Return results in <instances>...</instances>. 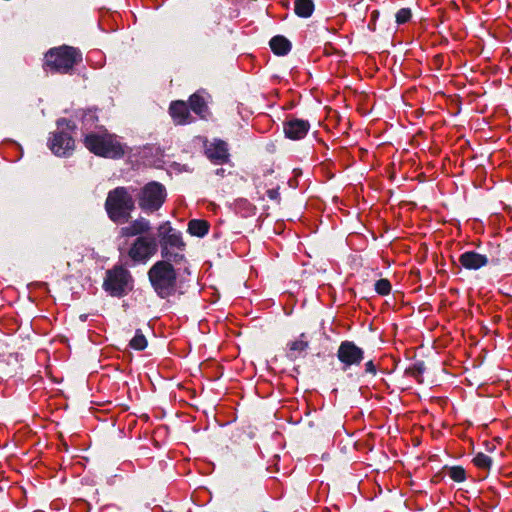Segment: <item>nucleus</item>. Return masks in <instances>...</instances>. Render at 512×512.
<instances>
[{"mask_svg": "<svg viewBox=\"0 0 512 512\" xmlns=\"http://www.w3.org/2000/svg\"><path fill=\"white\" fill-rule=\"evenodd\" d=\"M133 208L134 200L127 188L117 187L108 193L105 209L113 222L128 221Z\"/></svg>", "mask_w": 512, "mask_h": 512, "instance_id": "f257e3e1", "label": "nucleus"}, {"mask_svg": "<svg viewBox=\"0 0 512 512\" xmlns=\"http://www.w3.org/2000/svg\"><path fill=\"white\" fill-rule=\"evenodd\" d=\"M148 277L155 292L166 298L175 292L176 272L168 261L156 262L148 271Z\"/></svg>", "mask_w": 512, "mask_h": 512, "instance_id": "f03ea898", "label": "nucleus"}, {"mask_svg": "<svg viewBox=\"0 0 512 512\" xmlns=\"http://www.w3.org/2000/svg\"><path fill=\"white\" fill-rule=\"evenodd\" d=\"M85 146L94 154L119 158L124 154L122 144L115 135L109 133H92L85 137Z\"/></svg>", "mask_w": 512, "mask_h": 512, "instance_id": "7ed1b4c3", "label": "nucleus"}, {"mask_svg": "<svg viewBox=\"0 0 512 512\" xmlns=\"http://www.w3.org/2000/svg\"><path fill=\"white\" fill-rule=\"evenodd\" d=\"M159 236L161 237V255L168 261L179 262L184 256L180 252H174L175 248L182 251L185 243L182 240L181 233L171 227L169 222H165L159 226Z\"/></svg>", "mask_w": 512, "mask_h": 512, "instance_id": "20e7f679", "label": "nucleus"}, {"mask_svg": "<svg viewBox=\"0 0 512 512\" xmlns=\"http://www.w3.org/2000/svg\"><path fill=\"white\" fill-rule=\"evenodd\" d=\"M131 273L122 266H115L106 272L103 287L114 297H123L133 289Z\"/></svg>", "mask_w": 512, "mask_h": 512, "instance_id": "39448f33", "label": "nucleus"}, {"mask_svg": "<svg viewBox=\"0 0 512 512\" xmlns=\"http://www.w3.org/2000/svg\"><path fill=\"white\" fill-rule=\"evenodd\" d=\"M165 187L159 182H149L139 194V207L146 213H152L160 209L166 199Z\"/></svg>", "mask_w": 512, "mask_h": 512, "instance_id": "423d86ee", "label": "nucleus"}, {"mask_svg": "<svg viewBox=\"0 0 512 512\" xmlns=\"http://www.w3.org/2000/svg\"><path fill=\"white\" fill-rule=\"evenodd\" d=\"M158 249L156 238L139 236L128 250V256L134 263H146Z\"/></svg>", "mask_w": 512, "mask_h": 512, "instance_id": "0eeeda50", "label": "nucleus"}, {"mask_svg": "<svg viewBox=\"0 0 512 512\" xmlns=\"http://www.w3.org/2000/svg\"><path fill=\"white\" fill-rule=\"evenodd\" d=\"M339 361L344 365L343 369L353 365H359L364 359V351L352 341H343L337 351Z\"/></svg>", "mask_w": 512, "mask_h": 512, "instance_id": "6e6552de", "label": "nucleus"}, {"mask_svg": "<svg viewBox=\"0 0 512 512\" xmlns=\"http://www.w3.org/2000/svg\"><path fill=\"white\" fill-rule=\"evenodd\" d=\"M310 129V124L302 119H289L284 123V133L287 138L299 140L306 136Z\"/></svg>", "mask_w": 512, "mask_h": 512, "instance_id": "1a4fd4ad", "label": "nucleus"}, {"mask_svg": "<svg viewBox=\"0 0 512 512\" xmlns=\"http://www.w3.org/2000/svg\"><path fill=\"white\" fill-rule=\"evenodd\" d=\"M207 157L216 164H223L229 160L227 143L220 139H215L206 146Z\"/></svg>", "mask_w": 512, "mask_h": 512, "instance_id": "9d476101", "label": "nucleus"}, {"mask_svg": "<svg viewBox=\"0 0 512 512\" xmlns=\"http://www.w3.org/2000/svg\"><path fill=\"white\" fill-rule=\"evenodd\" d=\"M459 262L465 269L477 270L488 263V258L475 251H467L460 255Z\"/></svg>", "mask_w": 512, "mask_h": 512, "instance_id": "9b49d317", "label": "nucleus"}, {"mask_svg": "<svg viewBox=\"0 0 512 512\" xmlns=\"http://www.w3.org/2000/svg\"><path fill=\"white\" fill-rule=\"evenodd\" d=\"M44 67L50 72H60L64 67V49L63 47L51 49L45 56Z\"/></svg>", "mask_w": 512, "mask_h": 512, "instance_id": "f8f14e48", "label": "nucleus"}, {"mask_svg": "<svg viewBox=\"0 0 512 512\" xmlns=\"http://www.w3.org/2000/svg\"><path fill=\"white\" fill-rule=\"evenodd\" d=\"M150 222L145 218H139L132 221L129 225L124 226L120 229V235L122 237H133L142 236V234L150 230Z\"/></svg>", "mask_w": 512, "mask_h": 512, "instance_id": "ddd939ff", "label": "nucleus"}, {"mask_svg": "<svg viewBox=\"0 0 512 512\" xmlns=\"http://www.w3.org/2000/svg\"><path fill=\"white\" fill-rule=\"evenodd\" d=\"M169 112L174 122L178 125L187 124L192 121L188 106L184 101L172 102Z\"/></svg>", "mask_w": 512, "mask_h": 512, "instance_id": "4468645a", "label": "nucleus"}, {"mask_svg": "<svg viewBox=\"0 0 512 512\" xmlns=\"http://www.w3.org/2000/svg\"><path fill=\"white\" fill-rule=\"evenodd\" d=\"M287 346V358L291 361H295L304 356L306 350L309 348V342L305 339V334L302 333L298 339L290 341Z\"/></svg>", "mask_w": 512, "mask_h": 512, "instance_id": "2eb2a0df", "label": "nucleus"}, {"mask_svg": "<svg viewBox=\"0 0 512 512\" xmlns=\"http://www.w3.org/2000/svg\"><path fill=\"white\" fill-rule=\"evenodd\" d=\"M191 110L200 118L205 119L209 115L207 102L200 93L193 94L189 99Z\"/></svg>", "mask_w": 512, "mask_h": 512, "instance_id": "dca6fc26", "label": "nucleus"}, {"mask_svg": "<svg viewBox=\"0 0 512 512\" xmlns=\"http://www.w3.org/2000/svg\"><path fill=\"white\" fill-rule=\"evenodd\" d=\"M271 50L277 55H286L291 50V43L283 36H275L270 40Z\"/></svg>", "mask_w": 512, "mask_h": 512, "instance_id": "f3484780", "label": "nucleus"}, {"mask_svg": "<svg viewBox=\"0 0 512 512\" xmlns=\"http://www.w3.org/2000/svg\"><path fill=\"white\" fill-rule=\"evenodd\" d=\"M82 52L75 47L66 45V74L70 73L74 65L82 62Z\"/></svg>", "mask_w": 512, "mask_h": 512, "instance_id": "a211bd4d", "label": "nucleus"}, {"mask_svg": "<svg viewBox=\"0 0 512 512\" xmlns=\"http://www.w3.org/2000/svg\"><path fill=\"white\" fill-rule=\"evenodd\" d=\"M209 231V224L205 220L193 219L188 223V232L197 237L205 236Z\"/></svg>", "mask_w": 512, "mask_h": 512, "instance_id": "6ab92c4d", "label": "nucleus"}, {"mask_svg": "<svg viewBox=\"0 0 512 512\" xmlns=\"http://www.w3.org/2000/svg\"><path fill=\"white\" fill-rule=\"evenodd\" d=\"M63 143V131L59 130L58 132L53 133L52 136L49 138L48 147L55 155L62 156L64 154Z\"/></svg>", "mask_w": 512, "mask_h": 512, "instance_id": "aec40b11", "label": "nucleus"}, {"mask_svg": "<svg viewBox=\"0 0 512 512\" xmlns=\"http://www.w3.org/2000/svg\"><path fill=\"white\" fill-rule=\"evenodd\" d=\"M294 11L299 17L308 18L314 11L312 0H295Z\"/></svg>", "mask_w": 512, "mask_h": 512, "instance_id": "412c9836", "label": "nucleus"}, {"mask_svg": "<svg viewBox=\"0 0 512 512\" xmlns=\"http://www.w3.org/2000/svg\"><path fill=\"white\" fill-rule=\"evenodd\" d=\"M130 347L134 350H144L147 347V339L141 330H136L134 337L130 340Z\"/></svg>", "mask_w": 512, "mask_h": 512, "instance_id": "4be33fe9", "label": "nucleus"}, {"mask_svg": "<svg viewBox=\"0 0 512 512\" xmlns=\"http://www.w3.org/2000/svg\"><path fill=\"white\" fill-rule=\"evenodd\" d=\"M447 475L455 482H463L466 479L465 470L461 466L447 468Z\"/></svg>", "mask_w": 512, "mask_h": 512, "instance_id": "5701e85b", "label": "nucleus"}, {"mask_svg": "<svg viewBox=\"0 0 512 512\" xmlns=\"http://www.w3.org/2000/svg\"><path fill=\"white\" fill-rule=\"evenodd\" d=\"M476 467L481 469H489L492 464V459L484 453H478L473 459Z\"/></svg>", "mask_w": 512, "mask_h": 512, "instance_id": "b1692460", "label": "nucleus"}, {"mask_svg": "<svg viewBox=\"0 0 512 512\" xmlns=\"http://www.w3.org/2000/svg\"><path fill=\"white\" fill-rule=\"evenodd\" d=\"M375 290L380 295H388L391 291V284L387 279H379L375 283Z\"/></svg>", "mask_w": 512, "mask_h": 512, "instance_id": "393cba45", "label": "nucleus"}, {"mask_svg": "<svg viewBox=\"0 0 512 512\" xmlns=\"http://www.w3.org/2000/svg\"><path fill=\"white\" fill-rule=\"evenodd\" d=\"M411 18V11L408 8H402L396 13V22L398 24H404Z\"/></svg>", "mask_w": 512, "mask_h": 512, "instance_id": "a878e982", "label": "nucleus"}, {"mask_svg": "<svg viewBox=\"0 0 512 512\" xmlns=\"http://www.w3.org/2000/svg\"><path fill=\"white\" fill-rule=\"evenodd\" d=\"M424 370H425L424 364L417 363L411 368L410 372L414 378H416L419 382H421L422 380L420 379V377L422 376Z\"/></svg>", "mask_w": 512, "mask_h": 512, "instance_id": "bb28decb", "label": "nucleus"}, {"mask_svg": "<svg viewBox=\"0 0 512 512\" xmlns=\"http://www.w3.org/2000/svg\"><path fill=\"white\" fill-rule=\"evenodd\" d=\"M365 371L367 373H370V374H373L375 375L376 374V367L373 363V361H368L366 364H365Z\"/></svg>", "mask_w": 512, "mask_h": 512, "instance_id": "cd10ccee", "label": "nucleus"}, {"mask_svg": "<svg viewBox=\"0 0 512 512\" xmlns=\"http://www.w3.org/2000/svg\"><path fill=\"white\" fill-rule=\"evenodd\" d=\"M71 141H72V140H71L70 138H66V142H65L66 150H67L68 148H70V142H71Z\"/></svg>", "mask_w": 512, "mask_h": 512, "instance_id": "c85d7f7f", "label": "nucleus"}, {"mask_svg": "<svg viewBox=\"0 0 512 512\" xmlns=\"http://www.w3.org/2000/svg\"><path fill=\"white\" fill-rule=\"evenodd\" d=\"M223 173H224V169H223V168H220V169H217V170H216V174H217V175H221V176H222V175H223Z\"/></svg>", "mask_w": 512, "mask_h": 512, "instance_id": "c756f323", "label": "nucleus"}, {"mask_svg": "<svg viewBox=\"0 0 512 512\" xmlns=\"http://www.w3.org/2000/svg\"><path fill=\"white\" fill-rule=\"evenodd\" d=\"M351 2H354V5L359 4L362 0H350Z\"/></svg>", "mask_w": 512, "mask_h": 512, "instance_id": "7c9ffc66", "label": "nucleus"}, {"mask_svg": "<svg viewBox=\"0 0 512 512\" xmlns=\"http://www.w3.org/2000/svg\"><path fill=\"white\" fill-rule=\"evenodd\" d=\"M86 317H87L86 315H81L80 318H81L82 321H84L86 319Z\"/></svg>", "mask_w": 512, "mask_h": 512, "instance_id": "2f4dec72", "label": "nucleus"}]
</instances>
